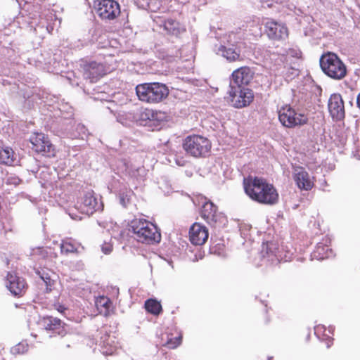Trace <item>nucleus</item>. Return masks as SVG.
I'll list each match as a JSON object with an SVG mask.
<instances>
[{"label":"nucleus","instance_id":"f257e3e1","mask_svg":"<svg viewBox=\"0 0 360 360\" xmlns=\"http://www.w3.org/2000/svg\"><path fill=\"white\" fill-rule=\"evenodd\" d=\"M243 186L245 193L259 203L274 205L278 201V194L275 188L262 179L252 176L244 178Z\"/></svg>","mask_w":360,"mask_h":360},{"label":"nucleus","instance_id":"f03ea898","mask_svg":"<svg viewBox=\"0 0 360 360\" xmlns=\"http://www.w3.org/2000/svg\"><path fill=\"white\" fill-rule=\"evenodd\" d=\"M129 231L132 237L142 243H158L161 240V234L158 227L153 223L141 219H135L129 224Z\"/></svg>","mask_w":360,"mask_h":360},{"label":"nucleus","instance_id":"7ed1b4c3","mask_svg":"<svg viewBox=\"0 0 360 360\" xmlns=\"http://www.w3.org/2000/svg\"><path fill=\"white\" fill-rule=\"evenodd\" d=\"M231 32L227 36L226 44H221L215 49L217 55L221 56L229 62L243 60L241 55L245 51L246 43L241 41L242 36Z\"/></svg>","mask_w":360,"mask_h":360},{"label":"nucleus","instance_id":"20e7f679","mask_svg":"<svg viewBox=\"0 0 360 360\" xmlns=\"http://www.w3.org/2000/svg\"><path fill=\"white\" fill-rule=\"evenodd\" d=\"M139 99L148 103H158L165 99L169 94L167 86L162 83H143L136 86Z\"/></svg>","mask_w":360,"mask_h":360},{"label":"nucleus","instance_id":"39448f33","mask_svg":"<svg viewBox=\"0 0 360 360\" xmlns=\"http://www.w3.org/2000/svg\"><path fill=\"white\" fill-rule=\"evenodd\" d=\"M319 63L323 72L333 79H342L347 75L346 65L334 53L328 52L323 54Z\"/></svg>","mask_w":360,"mask_h":360},{"label":"nucleus","instance_id":"423d86ee","mask_svg":"<svg viewBox=\"0 0 360 360\" xmlns=\"http://www.w3.org/2000/svg\"><path fill=\"white\" fill-rule=\"evenodd\" d=\"M185 151L195 158L205 157L211 149L210 140L202 136H188L183 142Z\"/></svg>","mask_w":360,"mask_h":360},{"label":"nucleus","instance_id":"0eeeda50","mask_svg":"<svg viewBox=\"0 0 360 360\" xmlns=\"http://www.w3.org/2000/svg\"><path fill=\"white\" fill-rule=\"evenodd\" d=\"M198 205H202L201 217L212 226L221 227L226 221V217L224 214L217 212V208L207 198L200 196L198 198Z\"/></svg>","mask_w":360,"mask_h":360},{"label":"nucleus","instance_id":"6e6552de","mask_svg":"<svg viewBox=\"0 0 360 360\" xmlns=\"http://www.w3.org/2000/svg\"><path fill=\"white\" fill-rule=\"evenodd\" d=\"M230 103L236 108H242L249 105L253 101V91L248 87L229 85L228 91Z\"/></svg>","mask_w":360,"mask_h":360},{"label":"nucleus","instance_id":"1a4fd4ad","mask_svg":"<svg viewBox=\"0 0 360 360\" xmlns=\"http://www.w3.org/2000/svg\"><path fill=\"white\" fill-rule=\"evenodd\" d=\"M278 119L282 125L288 128L304 125L308 121L305 114L297 112L290 105H285L279 110Z\"/></svg>","mask_w":360,"mask_h":360},{"label":"nucleus","instance_id":"9d476101","mask_svg":"<svg viewBox=\"0 0 360 360\" xmlns=\"http://www.w3.org/2000/svg\"><path fill=\"white\" fill-rule=\"evenodd\" d=\"M103 205L100 199L93 191L86 192L83 197L78 200L76 208L79 210L82 214L86 215L93 214L97 211L103 210Z\"/></svg>","mask_w":360,"mask_h":360},{"label":"nucleus","instance_id":"9b49d317","mask_svg":"<svg viewBox=\"0 0 360 360\" xmlns=\"http://www.w3.org/2000/svg\"><path fill=\"white\" fill-rule=\"evenodd\" d=\"M32 148L46 157H54L56 150L49 137L43 133L34 132L29 139Z\"/></svg>","mask_w":360,"mask_h":360},{"label":"nucleus","instance_id":"f8f14e48","mask_svg":"<svg viewBox=\"0 0 360 360\" xmlns=\"http://www.w3.org/2000/svg\"><path fill=\"white\" fill-rule=\"evenodd\" d=\"M260 257L264 262L271 264H278L283 260L285 262L288 261L286 255L283 257L278 244L274 241H269L262 244Z\"/></svg>","mask_w":360,"mask_h":360},{"label":"nucleus","instance_id":"ddd939ff","mask_svg":"<svg viewBox=\"0 0 360 360\" xmlns=\"http://www.w3.org/2000/svg\"><path fill=\"white\" fill-rule=\"evenodd\" d=\"M95 8L98 16L103 20H114L120 13V5L114 0H97Z\"/></svg>","mask_w":360,"mask_h":360},{"label":"nucleus","instance_id":"4468645a","mask_svg":"<svg viewBox=\"0 0 360 360\" xmlns=\"http://www.w3.org/2000/svg\"><path fill=\"white\" fill-rule=\"evenodd\" d=\"M265 32L270 39L285 40L288 37V30L285 24L268 19L264 23Z\"/></svg>","mask_w":360,"mask_h":360},{"label":"nucleus","instance_id":"2eb2a0df","mask_svg":"<svg viewBox=\"0 0 360 360\" xmlns=\"http://www.w3.org/2000/svg\"><path fill=\"white\" fill-rule=\"evenodd\" d=\"M254 75L255 72L250 67H240L232 72L229 85L247 87L252 80Z\"/></svg>","mask_w":360,"mask_h":360},{"label":"nucleus","instance_id":"dca6fc26","mask_svg":"<svg viewBox=\"0 0 360 360\" xmlns=\"http://www.w3.org/2000/svg\"><path fill=\"white\" fill-rule=\"evenodd\" d=\"M328 108L333 120L341 121L345 118L344 101L340 94H333L330 95L328 102Z\"/></svg>","mask_w":360,"mask_h":360},{"label":"nucleus","instance_id":"f3484780","mask_svg":"<svg viewBox=\"0 0 360 360\" xmlns=\"http://www.w3.org/2000/svg\"><path fill=\"white\" fill-rule=\"evenodd\" d=\"M39 326L46 330L51 331L52 335H60L63 337L67 333L65 325L58 318L46 316L39 321Z\"/></svg>","mask_w":360,"mask_h":360},{"label":"nucleus","instance_id":"a211bd4d","mask_svg":"<svg viewBox=\"0 0 360 360\" xmlns=\"http://www.w3.org/2000/svg\"><path fill=\"white\" fill-rule=\"evenodd\" d=\"M154 22L169 34L178 37L186 30L184 25L172 18H165L161 16H154Z\"/></svg>","mask_w":360,"mask_h":360},{"label":"nucleus","instance_id":"6ab92c4d","mask_svg":"<svg viewBox=\"0 0 360 360\" xmlns=\"http://www.w3.org/2000/svg\"><path fill=\"white\" fill-rule=\"evenodd\" d=\"M83 70L84 78L85 79H89L91 83L96 82L105 74V70L103 65L96 61L84 63L83 65Z\"/></svg>","mask_w":360,"mask_h":360},{"label":"nucleus","instance_id":"aec40b11","mask_svg":"<svg viewBox=\"0 0 360 360\" xmlns=\"http://www.w3.org/2000/svg\"><path fill=\"white\" fill-rule=\"evenodd\" d=\"M7 288L15 296H22L26 291L27 284L25 279L14 272L7 274Z\"/></svg>","mask_w":360,"mask_h":360},{"label":"nucleus","instance_id":"412c9836","mask_svg":"<svg viewBox=\"0 0 360 360\" xmlns=\"http://www.w3.org/2000/svg\"><path fill=\"white\" fill-rule=\"evenodd\" d=\"M293 179L298 188L301 190L309 191L314 186L309 174L302 167H297L294 169Z\"/></svg>","mask_w":360,"mask_h":360},{"label":"nucleus","instance_id":"4be33fe9","mask_svg":"<svg viewBox=\"0 0 360 360\" xmlns=\"http://www.w3.org/2000/svg\"><path fill=\"white\" fill-rule=\"evenodd\" d=\"M208 231L205 226L195 223L189 231L190 240L195 245H203L208 238Z\"/></svg>","mask_w":360,"mask_h":360},{"label":"nucleus","instance_id":"5701e85b","mask_svg":"<svg viewBox=\"0 0 360 360\" xmlns=\"http://www.w3.org/2000/svg\"><path fill=\"white\" fill-rule=\"evenodd\" d=\"M333 256V250L322 243L317 244L315 250L311 253V259L323 260Z\"/></svg>","mask_w":360,"mask_h":360},{"label":"nucleus","instance_id":"b1692460","mask_svg":"<svg viewBox=\"0 0 360 360\" xmlns=\"http://www.w3.org/2000/svg\"><path fill=\"white\" fill-rule=\"evenodd\" d=\"M270 60L273 64L271 68L275 72L276 75H279V68L281 70H283V68L287 65L285 62L286 56L284 54L273 53L270 56Z\"/></svg>","mask_w":360,"mask_h":360},{"label":"nucleus","instance_id":"393cba45","mask_svg":"<svg viewBox=\"0 0 360 360\" xmlns=\"http://www.w3.org/2000/svg\"><path fill=\"white\" fill-rule=\"evenodd\" d=\"M143 120H148L147 124L151 125L155 122H158L163 120L165 115L162 112L153 111L152 110H145L141 115Z\"/></svg>","mask_w":360,"mask_h":360},{"label":"nucleus","instance_id":"a878e982","mask_svg":"<svg viewBox=\"0 0 360 360\" xmlns=\"http://www.w3.org/2000/svg\"><path fill=\"white\" fill-rule=\"evenodd\" d=\"M96 306L100 314L108 316L112 307V302L108 297L100 296L96 300Z\"/></svg>","mask_w":360,"mask_h":360},{"label":"nucleus","instance_id":"bb28decb","mask_svg":"<svg viewBox=\"0 0 360 360\" xmlns=\"http://www.w3.org/2000/svg\"><path fill=\"white\" fill-rule=\"evenodd\" d=\"M79 244L75 240L68 238L62 240L60 244V251L62 254L68 255L77 252Z\"/></svg>","mask_w":360,"mask_h":360},{"label":"nucleus","instance_id":"cd10ccee","mask_svg":"<svg viewBox=\"0 0 360 360\" xmlns=\"http://www.w3.org/2000/svg\"><path fill=\"white\" fill-rule=\"evenodd\" d=\"M14 152L12 148L6 147L0 150V163L11 165L13 162Z\"/></svg>","mask_w":360,"mask_h":360},{"label":"nucleus","instance_id":"c85d7f7f","mask_svg":"<svg viewBox=\"0 0 360 360\" xmlns=\"http://www.w3.org/2000/svg\"><path fill=\"white\" fill-rule=\"evenodd\" d=\"M145 308L148 312L154 315H158L162 311L160 303L153 299H149L146 301Z\"/></svg>","mask_w":360,"mask_h":360},{"label":"nucleus","instance_id":"c756f323","mask_svg":"<svg viewBox=\"0 0 360 360\" xmlns=\"http://www.w3.org/2000/svg\"><path fill=\"white\" fill-rule=\"evenodd\" d=\"M279 75H282L286 81L292 80L295 77L298 75V70L294 68L286 67L283 68V70H281L279 68Z\"/></svg>","mask_w":360,"mask_h":360},{"label":"nucleus","instance_id":"7c9ffc66","mask_svg":"<svg viewBox=\"0 0 360 360\" xmlns=\"http://www.w3.org/2000/svg\"><path fill=\"white\" fill-rule=\"evenodd\" d=\"M29 345L26 342H21L13 347L11 352L14 354H23L28 351Z\"/></svg>","mask_w":360,"mask_h":360},{"label":"nucleus","instance_id":"2f4dec72","mask_svg":"<svg viewBox=\"0 0 360 360\" xmlns=\"http://www.w3.org/2000/svg\"><path fill=\"white\" fill-rule=\"evenodd\" d=\"M76 132H73L70 134V137L72 139H84V136L86 135V129L84 124H77L76 126Z\"/></svg>","mask_w":360,"mask_h":360},{"label":"nucleus","instance_id":"473e14b6","mask_svg":"<svg viewBox=\"0 0 360 360\" xmlns=\"http://www.w3.org/2000/svg\"><path fill=\"white\" fill-rule=\"evenodd\" d=\"M132 194L133 192L131 190L122 191L120 193V202L123 207H126L129 203Z\"/></svg>","mask_w":360,"mask_h":360},{"label":"nucleus","instance_id":"72a5a7b5","mask_svg":"<svg viewBox=\"0 0 360 360\" xmlns=\"http://www.w3.org/2000/svg\"><path fill=\"white\" fill-rule=\"evenodd\" d=\"M57 108L61 112L63 116H64L65 114H67L68 116H71L72 112V107L68 103L58 104Z\"/></svg>","mask_w":360,"mask_h":360},{"label":"nucleus","instance_id":"f704fd0d","mask_svg":"<svg viewBox=\"0 0 360 360\" xmlns=\"http://www.w3.org/2000/svg\"><path fill=\"white\" fill-rule=\"evenodd\" d=\"M181 338L179 336V337L175 338L174 340L170 339L169 340H168L167 342V345L169 348L174 349V348L177 347L181 344Z\"/></svg>","mask_w":360,"mask_h":360},{"label":"nucleus","instance_id":"c9c22d12","mask_svg":"<svg viewBox=\"0 0 360 360\" xmlns=\"http://www.w3.org/2000/svg\"><path fill=\"white\" fill-rule=\"evenodd\" d=\"M286 55L293 58H299L301 57L302 52L298 49H289L286 51Z\"/></svg>","mask_w":360,"mask_h":360},{"label":"nucleus","instance_id":"e433bc0d","mask_svg":"<svg viewBox=\"0 0 360 360\" xmlns=\"http://www.w3.org/2000/svg\"><path fill=\"white\" fill-rule=\"evenodd\" d=\"M102 252L105 254H110L112 250V245L110 243H104L101 246Z\"/></svg>","mask_w":360,"mask_h":360},{"label":"nucleus","instance_id":"4c0bfd02","mask_svg":"<svg viewBox=\"0 0 360 360\" xmlns=\"http://www.w3.org/2000/svg\"><path fill=\"white\" fill-rule=\"evenodd\" d=\"M175 163L179 166H184L186 163V160L184 158H180L177 155L174 157Z\"/></svg>","mask_w":360,"mask_h":360},{"label":"nucleus","instance_id":"58836bf2","mask_svg":"<svg viewBox=\"0 0 360 360\" xmlns=\"http://www.w3.org/2000/svg\"><path fill=\"white\" fill-rule=\"evenodd\" d=\"M115 351V347H112V346H110V347L108 349H107L106 350L103 349L102 352L105 355H112Z\"/></svg>","mask_w":360,"mask_h":360},{"label":"nucleus","instance_id":"ea45409f","mask_svg":"<svg viewBox=\"0 0 360 360\" xmlns=\"http://www.w3.org/2000/svg\"><path fill=\"white\" fill-rule=\"evenodd\" d=\"M324 336H326V347H327V348H329V347H330V346L333 344V339L326 335H324Z\"/></svg>","mask_w":360,"mask_h":360},{"label":"nucleus","instance_id":"a19ab883","mask_svg":"<svg viewBox=\"0 0 360 360\" xmlns=\"http://www.w3.org/2000/svg\"><path fill=\"white\" fill-rule=\"evenodd\" d=\"M41 278L45 282L46 285H50L51 283V279L48 276H40Z\"/></svg>","mask_w":360,"mask_h":360},{"label":"nucleus","instance_id":"79ce46f5","mask_svg":"<svg viewBox=\"0 0 360 360\" xmlns=\"http://www.w3.org/2000/svg\"><path fill=\"white\" fill-rule=\"evenodd\" d=\"M322 329L324 330V331L326 330V328L325 326H316L314 328V333L319 337V331H321Z\"/></svg>","mask_w":360,"mask_h":360},{"label":"nucleus","instance_id":"37998d69","mask_svg":"<svg viewBox=\"0 0 360 360\" xmlns=\"http://www.w3.org/2000/svg\"><path fill=\"white\" fill-rule=\"evenodd\" d=\"M69 215L70 216V217L72 219H75V220H81L82 219V217L78 216V215L75 214H72V213H69Z\"/></svg>","mask_w":360,"mask_h":360},{"label":"nucleus","instance_id":"c03bdc74","mask_svg":"<svg viewBox=\"0 0 360 360\" xmlns=\"http://www.w3.org/2000/svg\"><path fill=\"white\" fill-rule=\"evenodd\" d=\"M356 106L359 109H360V92L356 96Z\"/></svg>","mask_w":360,"mask_h":360},{"label":"nucleus","instance_id":"a18cd8bd","mask_svg":"<svg viewBox=\"0 0 360 360\" xmlns=\"http://www.w3.org/2000/svg\"><path fill=\"white\" fill-rule=\"evenodd\" d=\"M57 310L60 313H64V311L66 310V308L63 306H59L58 308H57Z\"/></svg>","mask_w":360,"mask_h":360},{"label":"nucleus","instance_id":"49530a36","mask_svg":"<svg viewBox=\"0 0 360 360\" xmlns=\"http://www.w3.org/2000/svg\"><path fill=\"white\" fill-rule=\"evenodd\" d=\"M333 330H334L333 326H329V328H328L329 333H332Z\"/></svg>","mask_w":360,"mask_h":360},{"label":"nucleus","instance_id":"de8ad7c7","mask_svg":"<svg viewBox=\"0 0 360 360\" xmlns=\"http://www.w3.org/2000/svg\"><path fill=\"white\" fill-rule=\"evenodd\" d=\"M106 344L107 345H110V340H109V338L108 339V340L106 342ZM105 345V340L103 341V345Z\"/></svg>","mask_w":360,"mask_h":360},{"label":"nucleus","instance_id":"09e8293b","mask_svg":"<svg viewBox=\"0 0 360 360\" xmlns=\"http://www.w3.org/2000/svg\"><path fill=\"white\" fill-rule=\"evenodd\" d=\"M268 360H272V358H269V359H268Z\"/></svg>","mask_w":360,"mask_h":360}]
</instances>
